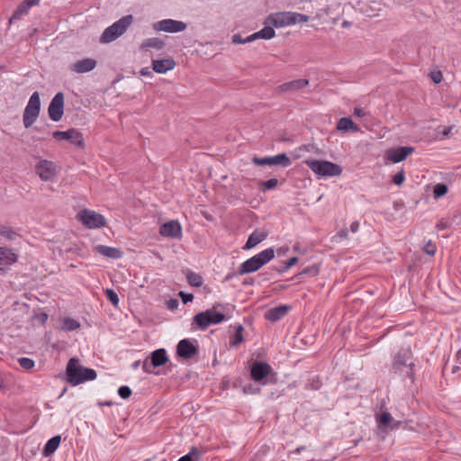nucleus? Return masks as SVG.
<instances>
[{
    "mask_svg": "<svg viewBox=\"0 0 461 461\" xmlns=\"http://www.w3.org/2000/svg\"><path fill=\"white\" fill-rule=\"evenodd\" d=\"M243 330L244 329H243L242 325L237 326V328L235 330V334H234V340L231 342L232 346H236L244 340V338L242 335Z\"/></svg>",
    "mask_w": 461,
    "mask_h": 461,
    "instance_id": "nucleus-39",
    "label": "nucleus"
},
{
    "mask_svg": "<svg viewBox=\"0 0 461 461\" xmlns=\"http://www.w3.org/2000/svg\"><path fill=\"white\" fill-rule=\"evenodd\" d=\"M258 185H259V189L262 192H266L267 190L276 188L278 185V180L276 178H271L267 181H260L258 183Z\"/></svg>",
    "mask_w": 461,
    "mask_h": 461,
    "instance_id": "nucleus-36",
    "label": "nucleus"
},
{
    "mask_svg": "<svg viewBox=\"0 0 461 461\" xmlns=\"http://www.w3.org/2000/svg\"><path fill=\"white\" fill-rule=\"evenodd\" d=\"M354 114L357 117H363L365 115V113L360 108H355L354 109Z\"/></svg>",
    "mask_w": 461,
    "mask_h": 461,
    "instance_id": "nucleus-56",
    "label": "nucleus"
},
{
    "mask_svg": "<svg viewBox=\"0 0 461 461\" xmlns=\"http://www.w3.org/2000/svg\"><path fill=\"white\" fill-rule=\"evenodd\" d=\"M267 21L275 27H284L294 24L293 12H282L270 14Z\"/></svg>",
    "mask_w": 461,
    "mask_h": 461,
    "instance_id": "nucleus-18",
    "label": "nucleus"
},
{
    "mask_svg": "<svg viewBox=\"0 0 461 461\" xmlns=\"http://www.w3.org/2000/svg\"><path fill=\"white\" fill-rule=\"evenodd\" d=\"M140 74L143 77H149L152 75L149 68H143L140 69Z\"/></svg>",
    "mask_w": 461,
    "mask_h": 461,
    "instance_id": "nucleus-54",
    "label": "nucleus"
},
{
    "mask_svg": "<svg viewBox=\"0 0 461 461\" xmlns=\"http://www.w3.org/2000/svg\"><path fill=\"white\" fill-rule=\"evenodd\" d=\"M18 362L20 366L26 370H30L34 366V361L29 357H21Z\"/></svg>",
    "mask_w": 461,
    "mask_h": 461,
    "instance_id": "nucleus-42",
    "label": "nucleus"
},
{
    "mask_svg": "<svg viewBox=\"0 0 461 461\" xmlns=\"http://www.w3.org/2000/svg\"><path fill=\"white\" fill-rule=\"evenodd\" d=\"M359 229V223L357 221H354L350 225V230L352 232H357Z\"/></svg>",
    "mask_w": 461,
    "mask_h": 461,
    "instance_id": "nucleus-55",
    "label": "nucleus"
},
{
    "mask_svg": "<svg viewBox=\"0 0 461 461\" xmlns=\"http://www.w3.org/2000/svg\"><path fill=\"white\" fill-rule=\"evenodd\" d=\"M309 85L308 79H296L290 82L284 83L277 86L276 90L280 93L295 92L306 87Z\"/></svg>",
    "mask_w": 461,
    "mask_h": 461,
    "instance_id": "nucleus-19",
    "label": "nucleus"
},
{
    "mask_svg": "<svg viewBox=\"0 0 461 461\" xmlns=\"http://www.w3.org/2000/svg\"><path fill=\"white\" fill-rule=\"evenodd\" d=\"M392 420L391 414L386 411H383L380 415L376 414V421L379 427H387Z\"/></svg>",
    "mask_w": 461,
    "mask_h": 461,
    "instance_id": "nucleus-35",
    "label": "nucleus"
},
{
    "mask_svg": "<svg viewBox=\"0 0 461 461\" xmlns=\"http://www.w3.org/2000/svg\"><path fill=\"white\" fill-rule=\"evenodd\" d=\"M178 296L181 298L184 304L191 303L194 300V295L192 294H188L183 291L178 293Z\"/></svg>",
    "mask_w": 461,
    "mask_h": 461,
    "instance_id": "nucleus-49",
    "label": "nucleus"
},
{
    "mask_svg": "<svg viewBox=\"0 0 461 461\" xmlns=\"http://www.w3.org/2000/svg\"><path fill=\"white\" fill-rule=\"evenodd\" d=\"M412 353L410 349H406L399 352L393 363V368L394 373H402L404 371L405 375L410 377L411 381L414 379L413 366L411 361Z\"/></svg>",
    "mask_w": 461,
    "mask_h": 461,
    "instance_id": "nucleus-5",
    "label": "nucleus"
},
{
    "mask_svg": "<svg viewBox=\"0 0 461 461\" xmlns=\"http://www.w3.org/2000/svg\"><path fill=\"white\" fill-rule=\"evenodd\" d=\"M448 191V187L446 184H437L433 189L434 198L438 199L444 196Z\"/></svg>",
    "mask_w": 461,
    "mask_h": 461,
    "instance_id": "nucleus-37",
    "label": "nucleus"
},
{
    "mask_svg": "<svg viewBox=\"0 0 461 461\" xmlns=\"http://www.w3.org/2000/svg\"><path fill=\"white\" fill-rule=\"evenodd\" d=\"M294 24L307 23L310 17L306 14L293 13Z\"/></svg>",
    "mask_w": 461,
    "mask_h": 461,
    "instance_id": "nucleus-43",
    "label": "nucleus"
},
{
    "mask_svg": "<svg viewBox=\"0 0 461 461\" xmlns=\"http://www.w3.org/2000/svg\"><path fill=\"white\" fill-rule=\"evenodd\" d=\"M133 16L128 14L107 27L100 37L101 43H110L122 35L133 23Z\"/></svg>",
    "mask_w": 461,
    "mask_h": 461,
    "instance_id": "nucleus-3",
    "label": "nucleus"
},
{
    "mask_svg": "<svg viewBox=\"0 0 461 461\" xmlns=\"http://www.w3.org/2000/svg\"><path fill=\"white\" fill-rule=\"evenodd\" d=\"M118 394L122 399H128L131 395V390L129 386L122 385L118 389Z\"/></svg>",
    "mask_w": 461,
    "mask_h": 461,
    "instance_id": "nucleus-44",
    "label": "nucleus"
},
{
    "mask_svg": "<svg viewBox=\"0 0 461 461\" xmlns=\"http://www.w3.org/2000/svg\"><path fill=\"white\" fill-rule=\"evenodd\" d=\"M96 252H98L100 255L109 258L117 259L122 258V252L121 249L117 248L108 247L105 245H98L95 247Z\"/></svg>",
    "mask_w": 461,
    "mask_h": 461,
    "instance_id": "nucleus-25",
    "label": "nucleus"
},
{
    "mask_svg": "<svg viewBox=\"0 0 461 461\" xmlns=\"http://www.w3.org/2000/svg\"><path fill=\"white\" fill-rule=\"evenodd\" d=\"M31 8L30 5H26V1L24 0L23 2H22L16 8V10L14 11V13L13 14V15L11 16V18L9 19V23H13L14 21L15 20H19L21 19V17L23 15V14H26L29 11V9Z\"/></svg>",
    "mask_w": 461,
    "mask_h": 461,
    "instance_id": "nucleus-32",
    "label": "nucleus"
},
{
    "mask_svg": "<svg viewBox=\"0 0 461 461\" xmlns=\"http://www.w3.org/2000/svg\"><path fill=\"white\" fill-rule=\"evenodd\" d=\"M297 262H298V258L293 257L285 263L282 269H277V271L280 273L285 272V271L288 270L290 267H292L293 266H294Z\"/></svg>",
    "mask_w": 461,
    "mask_h": 461,
    "instance_id": "nucleus-45",
    "label": "nucleus"
},
{
    "mask_svg": "<svg viewBox=\"0 0 461 461\" xmlns=\"http://www.w3.org/2000/svg\"><path fill=\"white\" fill-rule=\"evenodd\" d=\"M457 359H461V348L456 353Z\"/></svg>",
    "mask_w": 461,
    "mask_h": 461,
    "instance_id": "nucleus-64",
    "label": "nucleus"
},
{
    "mask_svg": "<svg viewBox=\"0 0 461 461\" xmlns=\"http://www.w3.org/2000/svg\"><path fill=\"white\" fill-rule=\"evenodd\" d=\"M48 113L53 122H59L62 118L64 113V95L62 92L57 93L52 98Z\"/></svg>",
    "mask_w": 461,
    "mask_h": 461,
    "instance_id": "nucleus-10",
    "label": "nucleus"
},
{
    "mask_svg": "<svg viewBox=\"0 0 461 461\" xmlns=\"http://www.w3.org/2000/svg\"><path fill=\"white\" fill-rule=\"evenodd\" d=\"M451 131H452V127H447V128H446V129H444V130H443V131H442V135H443L444 137H447V136H449V134H450Z\"/></svg>",
    "mask_w": 461,
    "mask_h": 461,
    "instance_id": "nucleus-58",
    "label": "nucleus"
},
{
    "mask_svg": "<svg viewBox=\"0 0 461 461\" xmlns=\"http://www.w3.org/2000/svg\"><path fill=\"white\" fill-rule=\"evenodd\" d=\"M320 272V267L317 264L303 268L300 275H307L311 276H316Z\"/></svg>",
    "mask_w": 461,
    "mask_h": 461,
    "instance_id": "nucleus-38",
    "label": "nucleus"
},
{
    "mask_svg": "<svg viewBox=\"0 0 461 461\" xmlns=\"http://www.w3.org/2000/svg\"><path fill=\"white\" fill-rule=\"evenodd\" d=\"M149 358L151 360V366L153 367L161 366L168 361L167 352L164 348H158V349L153 351L150 354Z\"/></svg>",
    "mask_w": 461,
    "mask_h": 461,
    "instance_id": "nucleus-26",
    "label": "nucleus"
},
{
    "mask_svg": "<svg viewBox=\"0 0 461 461\" xmlns=\"http://www.w3.org/2000/svg\"><path fill=\"white\" fill-rule=\"evenodd\" d=\"M41 111V98L38 92H34L24 109L23 122L25 128H30L37 120Z\"/></svg>",
    "mask_w": 461,
    "mask_h": 461,
    "instance_id": "nucleus-7",
    "label": "nucleus"
},
{
    "mask_svg": "<svg viewBox=\"0 0 461 461\" xmlns=\"http://www.w3.org/2000/svg\"><path fill=\"white\" fill-rule=\"evenodd\" d=\"M437 248L431 241H429L423 248L424 253L429 256H434L436 253Z\"/></svg>",
    "mask_w": 461,
    "mask_h": 461,
    "instance_id": "nucleus-46",
    "label": "nucleus"
},
{
    "mask_svg": "<svg viewBox=\"0 0 461 461\" xmlns=\"http://www.w3.org/2000/svg\"><path fill=\"white\" fill-rule=\"evenodd\" d=\"M77 218L89 229L102 228L106 225L105 218L94 211L85 209L78 212Z\"/></svg>",
    "mask_w": 461,
    "mask_h": 461,
    "instance_id": "nucleus-8",
    "label": "nucleus"
},
{
    "mask_svg": "<svg viewBox=\"0 0 461 461\" xmlns=\"http://www.w3.org/2000/svg\"><path fill=\"white\" fill-rule=\"evenodd\" d=\"M304 164L317 176H337L342 173V167L328 160L306 159Z\"/></svg>",
    "mask_w": 461,
    "mask_h": 461,
    "instance_id": "nucleus-4",
    "label": "nucleus"
},
{
    "mask_svg": "<svg viewBox=\"0 0 461 461\" xmlns=\"http://www.w3.org/2000/svg\"><path fill=\"white\" fill-rule=\"evenodd\" d=\"M252 161L258 166H283L285 167L290 166L291 159L285 153H281L274 157L258 158L254 157Z\"/></svg>",
    "mask_w": 461,
    "mask_h": 461,
    "instance_id": "nucleus-11",
    "label": "nucleus"
},
{
    "mask_svg": "<svg viewBox=\"0 0 461 461\" xmlns=\"http://www.w3.org/2000/svg\"><path fill=\"white\" fill-rule=\"evenodd\" d=\"M166 304H167V307L169 310L174 311V310L177 309V307L179 305V303H178L177 299L171 298V299H169L168 301L166 302Z\"/></svg>",
    "mask_w": 461,
    "mask_h": 461,
    "instance_id": "nucleus-51",
    "label": "nucleus"
},
{
    "mask_svg": "<svg viewBox=\"0 0 461 461\" xmlns=\"http://www.w3.org/2000/svg\"><path fill=\"white\" fill-rule=\"evenodd\" d=\"M198 347L188 339L180 340L176 346V354L184 359L192 358L198 354Z\"/></svg>",
    "mask_w": 461,
    "mask_h": 461,
    "instance_id": "nucleus-14",
    "label": "nucleus"
},
{
    "mask_svg": "<svg viewBox=\"0 0 461 461\" xmlns=\"http://www.w3.org/2000/svg\"><path fill=\"white\" fill-rule=\"evenodd\" d=\"M0 235L6 237L9 240H13L14 238V236H16V233L11 228H9L7 226L1 225L0 226Z\"/></svg>",
    "mask_w": 461,
    "mask_h": 461,
    "instance_id": "nucleus-40",
    "label": "nucleus"
},
{
    "mask_svg": "<svg viewBox=\"0 0 461 461\" xmlns=\"http://www.w3.org/2000/svg\"><path fill=\"white\" fill-rule=\"evenodd\" d=\"M150 366H152L151 362L149 363V357H147L142 364V369L144 370V372L151 374L153 373V370L150 369Z\"/></svg>",
    "mask_w": 461,
    "mask_h": 461,
    "instance_id": "nucleus-52",
    "label": "nucleus"
},
{
    "mask_svg": "<svg viewBox=\"0 0 461 461\" xmlns=\"http://www.w3.org/2000/svg\"><path fill=\"white\" fill-rule=\"evenodd\" d=\"M274 257L275 250L273 249H267L243 262L239 267L238 274L242 276L256 272L273 259Z\"/></svg>",
    "mask_w": 461,
    "mask_h": 461,
    "instance_id": "nucleus-2",
    "label": "nucleus"
},
{
    "mask_svg": "<svg viewBox=\"0 0 461 461\" xmlns=\"http://www.w3.org/2000/svg\"><path fill=\"white\" fill-rule=\"evenodd\" d=\"M404 179H405L404 171H403V169H402L401 171H399L397 174H395L393 176V182L396 185H401L403 183Z\"/></svg>",
    "mask_w": 461,
    "mask_h": 461,
    "instance_id": "nucleus-47",
    "label": "nucleus"
},
{
    "mask_svg": "<svg viewBox=\"0 0 461 461\" xmlns=\"http://www.w3.org/2000/svg\"><path fill=\"white\" fill-rule=\"evenodd\" d=\"M140 360H137V361H135V362L132 364V368H133V369H136V368H138V367L140 366Z\"/></svg>",
    "mask_w": 461,
    "mask_h": 461,
    "instance_id": "nucleus-62",
    "label": "nucleus"
},
{
    "mask_svg": "<svg viewBox=\"0 0 461 461\" xmlns=\"http://www.w3.org/2000/svg\"><path fill=\"white\" fill-rule=\"evenodd\" d=\"M385 405H386L385 401H384V400H383V401L381 402V403H380V409H381V411H382V410H384V409H385Z\"/></svg>",
    "mask_w": 461,
    "mask_h": 461,
    "instance_id": "nucleus-63",
    "label": "nucleus"
},
{
    "mask_svg": "<svg viewBox=\"0 0 461 461\" xmlns=\"http://www.w3.org/2000/svg\"><path fill=\"white\" fill-rule=\"evenodd\" d=\"M96 60L94 59H84L73 64L71 70L76 73H87L96 67Z\"/></svg>",
    "mask_w": 461,
    "mask_h": 461,
    "instance_id": "nucleus-22",
    "label": "nucleus"
},
{
    "mask_svg": "<svg viewBox=\"0 0 461 461\" xmlns=\"http://www.w3.org/2000/svg\"><path fill=\"white\" fill-rule=\"evenodd\" d=\"M267 235L268 233L266 230H256L249 236L243 249L247 250L256 247L258 244L263 241L267 237Z\"/></svg>",
    "mask_w": 461,
    "mask_h": 461,
    "instance_id": "nucleus-24",
    "label": "nucleus"
},
{
    "mask_svg": "<svg viewBox=\"0 0 461 461\" xmlns=\"http://www.w3.org/2000/svg\"><path fill=\"white\" fill-rule=\"evenodd\" d=\"M107 299L114 305L117 306L119 303V298L117 294L113 289H106L104 291Z\"/></svg>",
    "mask_w": 461,
    "mask_h": 461,
    "instance_id": "nucleus-41",
    "label": "nucleus"
},
{
    "mask_svg": "<svg viewBox=\"0 0 461 461\" xmlns=\"http://www.w3.org/2000/svg\"><path fill=\"white\" fill-rule=\"evenodd\" d=\"M17 261V255L11 249L0 247V270L4 271L5 267Z\"/></svg>",
    "mask_w": 461,
    "mask_h": 461,
    "instance_id": "nucleus-21",
    "label": "nucleus"
},
{
    "mask_svg": "<svg viewBox=\"0 0 461 461\" xmlns=\"http://www.w3.org/2000/svg\"><path fill=\"white\" fill-rule=\"evenodd\" d=\"M60 441H61V437L59 435L54 436L50 439H49L43 448V455L45 456H49L52 455L56 451V449L59 447Z\"/></svg>",
    "mask_w": 461,
    "mask_h": 461,
    "instance_id": "nucleus-28",
    "label": "nucleus"
},
{
    "mask_svg": "<svg viewBox=\"0 0 461 461\" xmlns=\"http://www.w3.org/2000/svg\"><path fill=\"white\" fill-rule=\"evenodd\" d=\"M253 282H254V281H253V279H252V278H249V279H245V280L242 282V284H243V285H252V284H253Z\"/></svg>",
    "mask_w": 461,
    "mask_h": 461,
    "instance_id": "nucleus-61",
    "label": "nucleus"
},
{
    "mask_svg": "<svg viewBox=\"0 0 461 461\" xmlns=\"http://www.w3.org/2000/svg\"><path fill=\"white\" fill-rule=\"evenodd\" d=\"M52 136L57 140H68L71 144L79 149L85 148L83 134L75 128H70L68 131H55Z\"/></svg>",
    "mask_w": 461,
    "mask_h": 461,
    "instance_id": "nucleus-9",
    "label": "nucleus"
},
{
    "mask_svg": "<svg viewBox=\"0 0 461 461\" xmlns=\"http://www.w3.org/2000/svg\"><path fill=\"white\" fill-rule=\"evenodd\" d=\"M165 47V42L160 38H149L145 40L141 44L142 50H148V49H155V50H162Z\"/></svg>",
    "mask_w": 461,
    "mask_h": 461,
    "instance_id": "nucleus-29",
    "label": "nucleus"
},
{
    "mask_svg": "<svg viewBox=\"0 0 461 461\" xmlns=\"http://www.w3.org/2000/svg\"><path fill=\"white\" fill-rule=\"evenodd\" d=\"M159 234L163 237L179 239L182 236V228L177 221H169L159 228Z\"/></svg>",
    "mask_w": 461,
    "mask_h": 461,
    "instance_id": "nucleus-16",
    "label": "nucleus"
},
{
    "mask_svg": "<svg viewBox=\"0 0 461 461\" xmlns=\"http://www.w3.org/2000/svg\"><path fill=\"white\" fill-rule=\"evenodd\" d=\"M175 67L176 62L172 58L152 60V69L158 74H164Z\"/></svg>",
    "mask_w": 461,
    "mask_h": 461,
    "instance_id": "nucleus-20",
    "label": "nucleus"
},
{
    "mask_svg": "<svg viewBox=\"0 0 461 461\" xmlns=\"http://www.w3.org/2000/svg\"><path fill=\"white\" fill-rule=\"evenodd\" d=\"M25 1H26V5H30L31 7L38 5L40 2V0H25Z\"/></svg>",
    "mask_w": 461,
    "mask_h": 461,
    "instance_id": "nucleus-59",
    "label": "nucleus"
},
{
    "mask_svg": "<svg viewBox=\"0 0 461 461\" xmlns=\"http://www.w3.org/2000/svg\"><path fill=\"white\" fill-rule=\"evenodd\" d=\"M202 452L195 447H192L190 452L182 457H180L177 461H198Z\"/></svg>",
    "mask_w": 461,
    "mask_h": 461,
    "instance_id": "nucleus-34",
    "label": "nucleus"
},
{
    "mask_svg": "<svg viewBox=\"0 0 461 461\" xmlns=\"http://www.w3.org/2000/svg\"><path fill=\"white\" fill-rule=\"evenodd\" d=\"M226 319L225 315L220 312H216L214 308L201 312L193 318V323L199 329L205 330L212 324H219Z\"/></svg>",
    "mask_w": 461,
    "mask_h": 461,
    "instance_id": "nucleus-6",
    "label": "nucleus"
},
{
    "mask_svg": "<svg viewBox=\"0 0 461 461\" xmlns=\"http://www.w3.org/2000/svg\"><path fill=\"white\" fill-rule=\"evenodd\" d=\"M186 26V23L184 22L173 19H165L155 23L154 29L157 31L175 33L185 30Z\"/></svg>",
    "mask_w": 461,
    "mask_h": 461,
    "instance_id": "nucleus-13",
    "label": "nucleus"
},
{
    "mask_svg": "<svg viewBox=\"0 0 461 461\" xmlns=\"http://www.w3.org/2000/svg\"><path fill=\"white\" fill-rule=\"evenodd\" d=\"M36 318L41 322L44 323L48 320V314L45 312H41L36 316Z\"/></svg>",
    "mask_w": 461,
    "mask_h": 461,
    "instance_id": "nucleus-53",
    "label": "nucleus"
},
{
    "mask_svg": "<svg viewBox=\"0 0 461 461\" xmlns=\"http://www.w3.org/2000/svg\"><path fill=\"white\" fill-rule=\"evenodd\" d=\"M437 227L439 229H447V224L446 222L440 221L439 223H438Z\"/></svg>",
    "mask_w": 461,
    "mask_h": 461,
    "instance_id": "nucleus-60",
    "label": "nucleus"
},
{
    "mask_svg": "<svg viewBox=\"0 0 461 461\" xmlns=\"http://www.w3.org/2000/svg\"><path fill=\"white\" fill-rule=\"evenodd\" d=\"M35 169L41 179L43 181L52 180L58 173L55 163L47 159L41 160L36 165Z\"/></svg>",
    "mask_w": 461,
    "mask_h": 461,
    "instance_id": "nucleus-12",
    "label": "nucleus"
},
{
    "mask_svg": "<svg viewBox=\"0 0 461 461\" xmlns=\"http://www.w3.org/2000/svg\"><path fill=\"white\" fill-rule=\"evenodd\" d=\"M67 382L72 385H77L86 381L95 380L97 376L95 370L79 365V360L72 357L66 367Z\"/></svg>",
    "mask_w": 461,
    "mask_h": 461,
    "instance_id": "nucleus-1",
    "label": "nucleus"
},
{
    "mask_svg": "<svg viewBox=\"0 0 461 461\" xmlns=\"http://www.w3.org/2000/svg\"><path fill=\"white\" fill-rule=\"evenodd\" d=\"M338 236L340 238H346L348 236V230L342 229L338 232Z\"/></svg>",
    "mask_w": 461,
    "mask_h": 461,
    "instance_id": "nucleus-57",
    "label": "nucleus"
},
{
    "mask_svg": "<svg viewBox=\"0 0 461 461\" xmlns=\"http://www.w3.org/2000/svg\"><path fill=\"white\" fill-rule=\"evenodd\" d=\"M187 283L194 287H200L203 285V277L199 274L186 270L185 272Z\"/></svg>",
    "mask_w": 461,
    "mask_h": 461,
    "instance_id": "nucleus-31",
    "label": "nucleus"
},
{
    "mask_svg": "<svg viewBox=\"0 0 461 461\" xmlns=\"http://www.w3.org/2000/svg\"><path fill=\"white\" fill-rule=\"evenodd\" d=\"M275 37V30L270 26H265L260 31L250 35V38L254 40L256 39H265L270 40Z\"/></svg>",
    "mask_w": 461,
    "mask_h": 461,
    "instance_id": "nucleus-30",
    "label": "nucleus"
},
{
    "mask_svg": "<svg viewBox=\"0 0 461 461\" xmlns=\"http://www.w3.org/2000/svg\"><path fill=\"white\" fill-rule=\"evenodd\" d=\"M430 78L435 84H439L443 79L441 71L438 70V71L431 72Z\"/></svg>",
    "mask_w": 461,
    "mask_h": 461,
    "instance_id": "nucleus-50",
    "label": "nucleus"
},
{
    "mask_svg": "<svg viewBox=\"0 0 461 461\" xmlns=\"http://www.w3.org/2000/svg\"><path fill=\"white\" fill-rule=\"evenodd\" d=\"M252 41H253V39L250 38V35L248 36L245 39H243L240 34H234L232 36V42L235 43V44H241V43L250 42Z\"/></svg>",
    "mask_w": 461,
    "mask_h": 461,
    "instance_id": "nucleus-48",
    "label": "nucleus"
},
{
    "mask_svg": "<svg viewBox=\"0 0 461 461\" xmlns=\"http://www.w3.org/2000/svg\"><path fill=\"white\" fill-rule=\"evenodd\" d=\"M290 306L279 305L277 307L267 310L265 313V318L270 321H276L282 319L290 310Z\"/></svg>",
    "mask_w": 461,
    "mask_h": 461,
    "instance_id": "nucleus-23",
    "label": "nucleus"
},
{
    "mask_svg": "<svg viewBox=\"0 0 461 461\" xmlns=\"http://www.w3.org/2000/svg\"><path fill=\"white\" fill-rule=\"evenodd\" d=\"M337 130L339 131H358L359 128L358 126L352 121L349 117H343L339 119V121L337 123Z\"/></svg>",
    "mask_w": 461,
    "mask_h": 461,
    "instance_id": "nucleus-27",
    "label": "nucleus"
},
{
    "mask_svg": "<svg viewBox=\"0 0 461 461\" xmlns=\"http://www.w3.org/2000/svg\"><path fill=\"white\" fill-rule=\"evenodd\" d=\"M271 372V366L266 362L256 361L250 366V375L255 382H261Z\"/></svg>",
    "mask_w": 461,
    "mask_h": 461,
    "instance_id": "nucleus-15",
    "label": "nucleus"
},
{
    "mask_svg": "<svg viewBox=\"0 0 461 461\" xmlns=\"http://www.w3.org/2000/svg\"><path fill=\"white\" fill-rule=\"evenodd\" d=\"M414 150L415 149L413 147H399L396 149H391L386 151V158L393 163H399L413 153Z\"/></svg>",
    "mask_w": 461,
    "mask_h": 461,
    "instance_id": "nucleus-17",
    "label": "nucleus"
},
{
    "mask_svg": "<svg viewBox=\"0 0 461 461\" xmlns=\"http://www.w3.org/2000/svg\"><path fill=\"white\" fill-rule=\"evenodd\" d=\"M80 327V323L72 318L67 317L64 318L61 329L65 331H73L77 330Z\"/></svg>",
    "mask_w": 461,
    "mask_h": 461,
    "instance_id": "nucleus-33",
    "label": "nucleus"
}]
</instances>
